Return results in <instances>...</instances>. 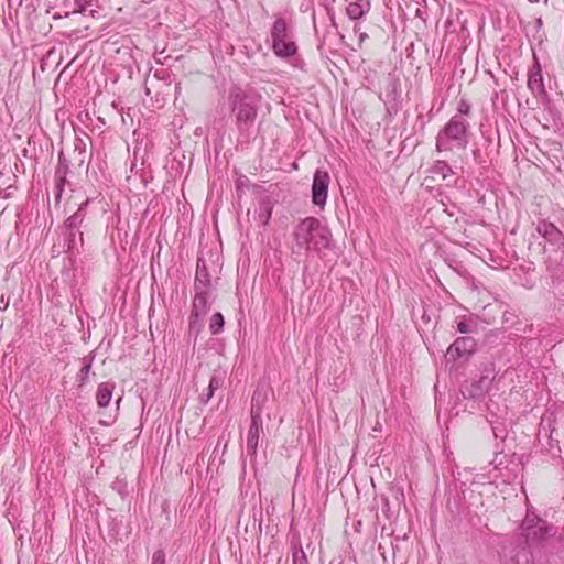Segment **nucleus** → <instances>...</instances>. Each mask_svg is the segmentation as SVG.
<instances>
[{
	"mask_svg": "<svg viewBox=\"0 0 564 564\" xmlns=\"http://www.w3.org/2000/svg\"><path fill=\"white\" fill-rule=\"evenodd\" d=\"M293 253L306 256L310 251L321 252L330 248L332 234L316 217H306L294 227Z\"/></svg>",
	"mask_w": 564,
	"mask_h": 564,
	"instance_id": "1",
	"label": "nucleus"
},
{
	"mask_svg": "<svg viewBox=\"0 0 564 564\" xmlns=\"http://www.w3.org/2000/svg\"><path fill=\"white\" fill-rule=\"evenodd\" d=\"M469 122L460 115H454L436 135V151L452 152L454 149L465 150L469 143Z\"/></svg>",
	"mask_w": 564,
	"mask_h": 564,
	"instance_id": "2",
	"label": "nucleus"
},
{
	"mask_svg": "<svg viewBox=\"0 0 564 564\" xmlns=\"http://www.w3.org/2000/svg\"><path fill=\"white\" fill-rule=\"evenodd\" d=\"M270 36L272 51L280 58H290L297 53V45L291 24L288 20L278 15L271 26Z\"/></svg>",
	"mask_w": 564,
	"mask_h": 564,
	"instance_id": "3",
	"label": "nucleus"
},
{
	"mask_svg": "<svg viewBox=\"0 0 564 564\" xmlns=\"http://www.w3.org/2000/svg\"><path fill=\"white\" fill-rule=\"evenodd\" d=\"M229 100L238 130L240 132L248 131L253 126L258 116L257 101L246 95L240 88L230 91Z\"/></svg>",
	"mask_w": 564,
	"mask_h": 564,
	"instance_id": "4",
	"label": "nucleus"
},
{
	"mask_svg": "<svg viewBox=\"0 0 564 564\" xmlns=\"http://www.w3.org/2000/svg\"><path fill=\"white\" fill-rule=\"evenodd\" d=\"M495 378V368H485L478 379L466 380L460 386V393L463 398L474 402L482 401L491 390Z\"/></svg>",
	"mask_w": 564,
	"mask_h": 564,
	"instance_id": "5",
	"label": "nucleus"
},
{
	"mask_svg": "<svg viewBox=\"0 0 564 564\" xmlns=\"http://www.w3.org/2000/svg\"><path fill=\"white\" fill-rule=\"evenodd\" d=\"M329 182L330 176L327 171L321 169L315 171L312 184V202L321 208L326 204Z\"/></svg>",
	"mask_w": 564,
	"mask_h": 564,
	"instance_id": "6",
	"label": "nucleus"
},
{
	"mask_svg": "<svg viewBox=\"0 0 564 564\" xmlns=\"http://www.w3.org/2000/svg\"><path fill=\"white\" fill-rule=\"evenodd\" d=\"M209 290H195V295L192 303V311L189 315V329L193 330L199 325L200 316L208 313L210 306L208 304Z\"/></svg>",
	"mask_w": 564,
	"mask_h": 564,
	"instance_id": "7",
	"label": "nucleus"
},
{
	"mask_svg": "<svg viewBox=\"0 0 564 564\" xmlns=\"http://www.w3.org/2000/svg\"><path fill=\"white\" fill-rule=\"evenodd\" d=\"M476 349V340L473 337H458L453 344L449 345L446 351V357L449 360H457L459 358L469 357Z\"/></svg>",
	"mask_w": 564,
	"mask_h": 564,
	"instance_id": "8",
	"label": "nucleus"
},
{
	"mask_svg": "<svg viewBox=\"0 0 564 564\" xmlns=\"http://www.w3.org/2000/svg\"><path fill=\"white\" fill-rule=\"evenodd\" d=\"M536 231L551 245L558 249H564V234L552 223L540 220L536 225Z\"/></svg>",
	"mask_w": 564,
	"mask_h": 564,
	"instance_id": "9",
	"label": "nucleus"
},
{
	"mask_svg": "<svg viewBox=\"0 0 564 564\" xmlns=\"http://www.w3.org/2000/svg\"><path fill=\"white\" fill-rule=\"evenodd\" d=\"M521 529L522 535H524L527 540L543 539L547 534V528L544 525L543 521L535 516H527L522 522Z\"/></svg>",
	"mask_w": 564,
	"mask_h": 564,
	"instance_id": "10",
	"label": "nucleus"
},
{
	"mask_svg": "<svg viewBox=\"0 0 564 564\" xmlns=\"http://www.w3.org/2000/svg\"><path fill=\"white\" fill-rule=\"evenodd\" d=\"M263 431V422L262 420H251L248 434H247V444L246 451L247 454L251 457L257 456L258 444L260 433Z\"/></svg>",
	"mask_w": 564,
	"mask_h": 564,
	"instance_id": "11",
	"label": "nucleus"
},
{
	"mask_svg": "<svg viewBox=\"0 0 564 564\" xmlns=\"http://www.w3.org/2000/svg\"><path fill=\"white\" fill-rule=\"evenodd\" d=\"M528 88L534 96L545 95V87L543 83L542 70L539 62L535 59V63L529 70L528 75Z\"/></svg>",
	"mask_w": 564,
	"mask_h": 564,
	"instance_id": "12",
	"label": "nucleus"
},
{
	"mask_svg": "<svg viewBox=\"0 0 564 564\" xmlns=\"http://www.w3.org/2000/svg\"><path fill=\"white\" fill-rule=\"evenodd\" d=\"M267 401V392L257 388L251 399L250 419L262 420V411Z\"/></svg>",
	"mask_w": 564,
	"mask_h": 564,
	"instance_id": "13",
	"label": "nucleus"
},
{
	"mask_svg": "<svg viewBox=\"0 0 564 564\" xmlns=\"http://www.w3.org/2000/svg\"><path fill=\"white\" fill-rule=\"evenodd\" d=\"M210 285L212 282L206 263L203 259H198L194 288L195 290H209Z\"/></svg>",
	"mask_w": 564,
	"mask_h": 564,
	"instance_id": "14",
	"label": "nucleus"
},
{
	"mask_svg": "<svg viewBox=\"0 0 564 564\" xmlns=\"http://www.w3.org/2000/svg\"><path fill=\"white\" fill-rule=\"evenodd\" d=\"M115 389V383L107 381L102 382L98 386L97 392H96V401L98 406L106 408L109 405V402L112 398V392Z\"/></svg>",
	"mask_w": 564,
	"mask_h": 564,
	"instance_id": "15",
	"label": "nucleus"
},
{
	"mask_svg": "<svg viewBox=\"0 0 564 564\" xmlns=\"http://www.w3.org/2000/svg\"><path fill=\"white\" fill-rule=\"evenodd\" d=\"M370 10L369 0H357L347 6L346 12L351 20L362 18Z\"/></svg>",
	"mask_w": 564,
	"mask_h": 564,
	"instance_id": "16",
	"label": "nucleus"
},
{
	"mask_svg": "<svg viewBox=\"0 0 564 564\" xmlns=\"http://www.w3.org/2000/svg\"><path fill=\"white\" fill-rule=\"evenodd\" d=\"M87 204L88 200L82 203L78 209L65 220L64 226L66 230H76L80 227L86 216L85 209Z\"/></svg>",
	"mask_w": 564,
	"mask_h": 564,
	"instance_id": "17",
	"label": "nucleus"
},
{
	"mask_svg": "<svg viewBox=\"0 0 564 564\" xmlns=\"http://www.w3.org/2000/svg\"><path fill=\"white\" fill-rule=\"evenodd\" d=\"M94 359L95 356L93 354H89L82 359V368L76 377L78 387H83L87 383Z\"/></svg>",
	"mask_w": 564,
	"mask_h": 564,
	"instance_id": "18",
	"label": "nucleus"
},
{
	"mask_svg": "<svg viewBox=\"0 0 564 564\" xmlns=\"http://www.w3.org/2000/svg\"><path fill=\"white\" fill-rule=\"evenodd\" d=\"M430 173L434 180L438 177L442 181L454 174L452 167L443 160L435 161Z\"/></svg>",
	"mask_w": 564,
	"mask_h": 564,
	"instance_id": "19",
	"label": "nucleus"
},
{
	"mask_svg": "<svg viewBox=\"0 0 564 564\" xmlns=\"http://www.w3.org/2000/svg\"><path fill=\"white\" fill-rule=\"evenodd\" d=\"M477 327H478V322L473 316L463 317L457 323V332H459L460 334L475 333L477 330Z\"/></svg>",
	"mask_w": 564,
	"mask_h": 564,
	"instance_id": "20",
	"label": "nucleus"
},
{
	"mask_svg": "<svg viewBox=\"0 0 564 564\" xmlns=\"http://www.w3.org/2000/svg\"><path fill=\"white\" fill-rule=\"evenodd\" d=\"M292 550L293 564H308L307 554L302 547L300 541L292 542Z\"/></svg>",
	"mask_w": 564,
	"mask_h": 564,
	"instance_id": "21",
	"label": "nucleus"
},
{
	"mask_svg": "<svg viewBox=\"0 0 564 564\" xmlns=\"http://www.w3.org/2000/svg\"><path fill=\"white\" fill-rule=\"evenodd\" d=\"M69 172V162L63 152L58 153V162L55 169L54 176H67Z\"/></svg>",
	"mask_w": 564,
	"mask_h": 564,
	"instance_id": "22",
	"label": "nucleus"
},
{
	"mask_svg": "<svg viewBox=\"0 0 564 564\" xmlns=\"http://www.w3.org/2000/svg\"><path fill=\"white\" fill-rule=\"evenodd\" d=\"M225 319L221 313L217 312L212 316L209 329L213 335H217L224 329Z\"/></svg>",
	"mask_w": 564,
	"mask_h": 564,
	"instance_id": "23",
	"label": "nucleus"
},
{
	"mask_svg": "<svg viewBox=\"0 0 564 564\" xmlns=\"http://www.w3.org/2000/svg\"><path fill=\"white\" fill-rule=\"evenodd\" d=\"M272 207L269 203H261L259 207L258 221L261 225H267L271 219Z\"/></svg>",
	"mask_w": 564,
	"mask_h": 564,
	"instance_id": "24",
	"label": "nucleus"
},
{
	"mask_svg": "<svg viewBox=\"0 0 564 564\" xmlns=\"http://www.w3.org/2000/svg\"><path fill=\"white\" fill-rule=\"evenodd\" d=\"M226 375L224 371H215L209 380L208 387L217 391L225 382Z\"/></svg>",
	"mask_w": 564,
	"mask_h": 564,
	"instance_id": "25",
	"label": "nucleus"
},
{
	"mask_svg": "<svg viewBox=\"0 0 564 564\" xmlns=\"http://www.w3.org/2000/svg\"><path fill=\"white\" fill-rule=\"evenodd\" d=\"M55 180V199L59 202L64 187L67 184V176H54Z\"/></svg>",
	"mask_w": 564,
	"mask_h": 564,
	"instance_id": "26",
	"label": "nucleus"
},
{
	"mask_svg": "<svg viewBox=\"0 0 564 564\" xmlns=\"http://www.w3.org/2000/svg\"><path fill=\"white\" fill-rule=\"evenodd\" d=\"M66 245L67 251L72 252L76 248V232L75 230H66Z\"/></svg>",
	"mask_w": 564,
	"mask_h": 564,
	"instance_id": "27",
	"label": "nucleus"
},
{
	"mask_svg": "<svg viewBox=\"0 0 564 564\" xmlns=\"http://www.w3.org/2000/svg\"><path fill=\"white\" fill-rule=\"evenodd\" d=\"M491 431H492L495 438L503 440L506 437V430L501 424H498V425L491 424Z\"/></svg>",
	"mask_w": 564,
	"mask_h": 564,
	"instance_id": "28",
	"label": "nucleus"
},
{
	"mask_svg": "<svg viewBox=\"0 0 564 564\" xmlns=\"http://www.w3.org/2000/svg\"><path fill=\"white\" fill-rule=\"evenodd\" d=\"M151 564H165V553L163 550H156L153 553Z\"/></svg>",
	"mask_w": 564,
	"mask_h": 564,
	"instance_id": "29",
	"label": "nucleus"
},
{
	"mask_svg": "<svg viewBox=\"0 0 564 564\" xmlns=\"http://www.w3.org/2000/svg\"><path fill=\"white\" fill-rule=\"evenodd\" d=\"M549 453H550L553 457H558L562 462H564V457L561 455V448L558 447V443H557V442H556V444H552V443L550 442Z\"/></svg>",
	"mask_w": 564,
	"mask_h": 564,
	"instance_id": "30",
	"label": "nucleus"
},
{
	"mask_svg": "<svg viewBox=\"0 0 564 564\" xmlns=\"http://www.w3.org/2000/svg\"><path fill=\"white\" fill-rule=\"evenodd\" d=\"M457 111L458 112L456 115H460L462 117H464L470 112V107L466 101L462 100L458 105Z\"/></svg>",
	"mask_w": 564,
	"mask_h": 564,
	"instance_id": "31",
	"label": "nucleus"
},
{
	"mask_svg": "<svg viewBox=\"0 0 564 564\" xmlns=\"http://www.w3.org/2000/svg\"><path fill=\"white\" fill-rule=\"evenodd\" d=\"M215 393V390H213L212 388H207V392L206 393H203L200 395V402L206 404L214 395Z\"/></svg>",
	"mask_w": 564,
	"mask_h": 564,
	"instance_id": "32",
	"label": "nucleus"
},
{
	"mask_svg": "<svg viewBox=\"0 0 564 564\" xmlns=\"http://www.w3.org/2000/svg\"><path fill=\"white\" fill-rule=\"evenodd\" d=\"M87 0H75L76 12H84L86 10L85 3Z\"/></svg>",
	"mask_w": 564,
	"mask_h": 564,
	"instance_id": "33",
	"label": "nucleus"
},
{
	"mask_svg": "<svg viewBox=\"0 0 564 564\" xmlns=\"http://www.w3.org/2000/svg\"><path fill=\"white\" fill-rule=\"evenodd\" d=\"M381 500H382L383 505H384L387 508H389V499H388L386 496H382V497H381Z\"/></svg>",
	"mask_w": 564,
	"mask_h": 564,
	"instance_id": "34",
	"label": "nucleus"
},
{
	"mask_svg": "<svg viewBox=\"0 0 564 564\" xmlns=\"http://www.w3.org/2000/svg\"><path fill=\"white\" fill-rule=\"evenodd\" d=\"M80 242L83 243V234H79Z\"/></svg>",
	"mask_w": 564,
	"mask_h": 564,
	"instance_id": "35",
	"label": "nucleus"
}]
</instances>
